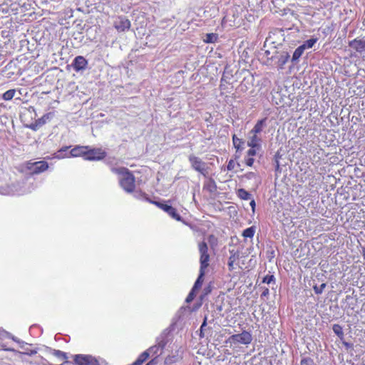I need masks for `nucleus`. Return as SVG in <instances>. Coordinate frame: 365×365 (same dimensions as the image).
<instances>
[{"mask_svg": "<svg viewBox=\"0 0 365 365\" xmlns=\"http://www.w3.org/2000/svg\"><path fill=\"white\" fill-rule=\"evenodd\" d=\"M255 176V174L252 172H250L248 173H247L245 175V177L247 178V179H252V178H254Z\"/></svg>", "mask_w": 365, "mask_h": 365, "instance_id": "obj_45", "label": "nucleus"}, {"mask_svg": "<svg viewBox=\"0 0 365 365\" xmlns=\"http://www.w3.org/2000/svg\"><path fill=\"white\" fill-rule=\"evenodd\" d=\"M11 336V334L4 331V329H0V346L3 350L14 351V349L8 348L6 344L3 343V340L4 339H9Z\"/></svg>", "mask_w": 365, "mask_h": 365, "instance_id": "obj_17", "label": "nucleus"}, {"mask_svg": "<svg viewBox=\"0 0 365 365\" xmlns=\"http://www.w3.org/2000/svg\"><path fill=\"white\" fill-rule=\"evenodd\" d=\"M257 149V148H251L248 151H247V156L248 157H251L252 158L253 156H255L256 155V150Z\"/></svg>", "mask_w": 365, "mask_h": 365, "instance_id": "obj_39", "label": "nucleus"}, {"mask_svg": "<svg viewBox=\"0 0 365 365\" xmlns=\"http://www.w3.org/2000/svg\"><path fill=\"white\" fill-rule=\"evenodd\" d=\"M171 362H172V361H171V359H170V357H167V358L165 359V364H170V363H171Z\"/></svg>", "mask_w": 365, "mask_h": 365, "instance_id": "obj_50", "label": "nucleus"}, {"mask_svg": "<svg viewBox=\"0 0 365 365\" xmlns=\"http://www.w3.org/2000/svg\"><path fill=\"white\" fill-rule=\"evenodd\" d=\"M289 58V55L287 53H284L282 54L280 56V58H279V62L280 65L282 66L283 65H284L287 62Z\"/></svg>", "mask_w": 365, "mask_h": 365, "instance_id": "obj_33", "label": "nucleus"}, {"mask_svg": "<svg viewBox=\"0 0 365 365\" xmlns=\"http://www.w3.org/2000/svg\"><path fill=\"white\" fill-rule=\"evenodd\" d=\"M237 196L245 200H248L251 198V194L243 188H240L237 190Z\"/></svg>", "mask_w": 365, "mask_h": 365, "instance_id": "obj_25", "label": "nucleus"}, {"mask_svg": "<svg viewBox=\"0 0 365 365\" xmlns=\"http://www.w3.org/2000/svg\"><path fill=\"white\" fill-rule=\"evenodd\" d=\"M166 344L167 341H165V339H158L156 341V344L150 346L146 351H149L150 356L157 357L158 359V356L163 354V349H165Z\"/></svg>", "mask_w": 365, "mask_h": 365, "instance_id": "obj_6", "label": "nucleus"}, {"mask_svg": "<svg viewBox=\"0 0 365 365\" xmlns=\"http://www.w3.org/2000/svg\"><path fill=\"white\" fill-rule=\"evenodd\" d=\"M23 354L28 355V356H33V355L37 354V350H36V349L26 350V351L24 352Z\"/></svg>", "mask_w": 365, "mask_h": 365, "instance_id": "obj_43", "label": "nucleus"}, {"mask_svg": "<svg viewBox=\"0 0 365 365\" xmlns=\"http://www.w3.org/2000/svg\"><path fill=\"white\" fill-rule=\"evenodd\" d=\"M87 146H76L73 148L69 153V156L71 157H79L83 156L86 160V153Z\"/></svg>", "mask_w": 365, "mask_h": 365, "instance_id": "obj_15", "label": "nucleus"}, {"mask_svg": "<svg viewBox=\"0 0 365 365\" xmlns=\"http://www.w3.org/2000/svg\"><path fill=\"white\" fill-rule=\"evenodd\" d=\"M52 117V113H48L44 114L41 118H38L36 121L38 123V125L42 126L46 124Z\"/></svg>", "mask_w": 365, "mask_h": 365, "instance_id": "obj_26", "label": "nucleus"}, {"mask_svg": "<svg viewBox=\"0 0 365 365\" xmlns=\"http://www.w3.org/2000/svg\"><path fill=\"white\" fill-rule=\"evenodd\" d=\"M255 232L254 227H250L245 229L242 232V236L245 237L252 238Z\"/></svg>", "mask_w": 365, "mask_h": 365, "instance_id": "obj_29", "label": "nucleus"}, {"mask_svg": "<svg viewBox=\"0 0 365 365\" xmlns=\"http://www.w3.org/2000/svg\"><path fill=\"white\" fill-rule=\"evenodd\" d=\"M266 118L258 120L254 128L250 131V133L259 134L266 126Z\"/></svg>", "mask_w": 365, "mask_h": 365, "instance_id": "obj_18", "label": "nucleus"}, {"mask_svg": "<svg viewBox=\"0 0 365 365\" xmlns=\"http://www.w3.org/2000/svg\"><path fill=\"white\" fill-rule=\"evenodd\" d=\"M334 333L341 339L344 338L342 327L339 324H334L332 327Z\"/></svg>", "mask_w": 365, "mask_h": 365, "instance_id": "obj_27", "label": "nucleus"}, {"mask_svg": "<svg viewBox=\"0 0 365 365\" xmlns=\"http://www.w3.org/2000/svg\"><path fill=\"white\" fill-rule=\"evenodd\" d=\"M232 143L237 151L242 149L241 148V145L244 144V141L242 139L238 138L235 135H233L232 136Z\"/></svg>", "mask_w": 365, "mask_h": 365, "instance_id": "obj_28", "label": "nucleus"}, {"mask_svg": "<svg viewBox=\"0 0 365 365\" xmlns=\"http://www.w3.org/2000/svg\"><path fill=\"white\" fill-rule=\"evenodd\" d=\"M149 356V351H147L145 350V351L140 354L138 359L133 364L134 365H142L148 359Z\"/></svg>", "mask_w": 365, "mask_h": 365, "instance_id": "obj_22", "label": "nucleus"}, {"mask_svg": "<svg viewBox=\"0 0 365 365\" xmlns=\"http://www.w3.org/2000/svg\"><path fill=\"white\" fill-rule=\"evenodd\" d=\"M69 148V147H63L62 148H61L56 153V158L60 159V158H65V157H70L69 155H63V152H66L68 149Z\"/></svg>", "mask_w": 365, "mask_h": 365, "instance_id": "obj_32", "label": "nucleus"}, {"mask_svg": "<svg viewBox=\"0 0 365 365\" xmlns=\"http://www.w3.org/2000/svg\"><path fill=\"white\" fill-rule=\"evenodd\" d=\"M106 152L101 148H90L87 146L86 160H100L106 157Z\"/></svg>", "mask_w": 365, "mask_h": 365, "instance_id": "obj_7", "label": "nucleus"}, {"mask_svg": "<svg viewBox=\"0 0 365 365\" xmlns=\"http://www.w3.org/2000/svg\"><path fill=\"white\" fill-rule=\"evenodd\" d=\"M254 158L251 157H248L245 159V163L247 166L252 167L254 163Z\"/></svg>", "mask_w": 365, "mask_h": 365, "instance_id": "obj_38", "label": "nucleus"}, {"mask_svg": "<svg viewBox=\"0 0 365 365\" xmlns=\"http://www.w3.org/2000/svg\"><path fill=\"white\" fill-rule=\"evenodd\" d=\"M349 46L355 49L356 51H361L365 48V41L358 39H354L349 43Z\"/></svg>", "mask_w": 365, "mask_h": 365, "instance_id": "obj_20", "label": "nucleus"}, {"mask_svg": "<svg viewBox=\"0 0 365 365\" xmlns=\"http://www.w3.org/2000/svg\"><path fill=\"white\" fill-rule=\"evenodd\" d=\"M150 202L155 204L158 207H159L163 210H164L165 212H167L173 219H175L178 221H181L182 218H181L180 215L177 212L176 209L174 208L173 207L166 205V204H163V203H160L158 202L150 201Z\"/></svg>", "mask_w": 365, "mask_h": 365, "instance_id": "obj_10", "label": "nucleus"}, {"mask_svg": "<svg viewBox=\"0 0 365 365\" xmlns=\"http://www.w3.org/2000/svg\"><path fill=\"white\" fill-rule=\"evenodd\" d=\"M318 40L319 38L317 37H312L309 40L305 41L301 46L304 48V50L312 48L318 41Z\"/></svg>", "mask_w": 365, "mask_h": 365, "instance_id": "obj_23", "label": "nucleus"}, {"mask_svg": "<svg viewBox=\"0 0 365 365\" xmlns=\"http://www.w3.org/2000/svg\"><path fill=\"white\" fill-rule=\"evenodd\" d=\"M314 361L311 358H304L302 359L300 365H313Z\"/></svg>", "mask_w": 365, "mask_h": 365, "instance_id": "obj_35", "label": "nucleus"}, {"mask_svg": "<svg viewBox=\"0 0 365 365\" xmlns=\"http://www.w3.org/2000/svg\"><path fill=\"white\" fill-rule=\"evenodd\" d=\"M206 319H207V318L205 317L204 322H202V324L200 327V332H201L200 336H202V330L205 329V327L206 326Z\"/></svg>", "mask_w": 365, "mask_h": 365, "instance_id": "obj_46", "label": "nucleus"}, {"mask_svg": "<svg viewBox=\"0 0 365 365\" xmlns=\"http://www.w3.org/2000/svg\"><path fill=\"white\" fill-rule=\"evenodd\" d=\"M9 339H11L13 341L17 342L18 344H21V347H23V345L25 344L24 341H22L21 340H19L18 338H16V336H13L11 334V336Z\"/></svg>", "mask_w": 365, "mask_h": 365, "instance_id": "obj_41", "label": "nucleus"}, {"mask_svg": "<svg viewBox=\"0 0 365 365\" xmlns=\"http://www.w3.org/2000/svg\"><path fill=\"white\" fill-rule=\"evenodd\" d=\"M44 350L46 353L51 354L61 360H66L68 358L66 353L62 351L56 350L48 346H45Z\"/></svg>", "mask_w": 365, "mask_h": 365, "instance_id": "obj_14", "label": "nucleus"}, {"mask_svg": "<svg viewBox=\"0 0 365 365\" xmlns=\"http://www.w3.org/2000/svg\"><path fill=\"white\" fill-rule=\"evenodd\" d=\"M111 171L119 176L120 187L127 192H132L135 189V178L126 168H111Z\"/></svg>", "mask_w": 365, "mask_h": 365, "instance_id": "obj_1", "label": "nucleus"}, {"mask_svg": "<svg viewBox=\"0 0 365 365\" xmlns=\"http://www.w3.org/2000/svg\"><path fill=\"white\" fill-rule=\"evenodd\" d=\"M41 126L38 125V123L35 121L34 123H32L31 125H30L29 128L31 129H32L33 130H37Z\"/></svg>", "mask_w": 365, "mask_h": 365, "instance_id": "obj_44", "label": "nucleus"}, {"mask_svg": "<svg viewBox=\"0 0 365 365\" xmlns=\"http://www.w3.org/2000/svg\"><path fill=\"white\" fill-rule=\"evenodd\" d=\"M232 160H230V161L229 162L228 165H227V169H228V170H231V169L232 168Z\"/></svg>", "mask_w": 365, "mask_h": 365, "instance_id": "obj_49", "label": "nucleus"}, {"mask_svg": "<svg viewBox=\"0 0 365 365\" xmlns=\"http://www.w3.org/2000/svg\"><path fill=\"white\" fill-rule=\"evenodd\" d=\"M304 51V49L302 46H299V47H297L295 49V51H294L292 61V62L297 61L301 57V56L303 54Z\"/></svg>", "mask_w": 365, "mask_h": 365, "instance_id": "obj_24", "label": "nucleus"}, {"mask_svg": "<svg viewBox=\"0 0 365 365\" xmlns=\"http://www.w3.org/2000/svg\"><path fill=\"white\" fill-rule=\"evenodd\" d=\"M269 294V289L267 288L264 289V290L262 293V297L267 296Z\"/></svg>", "mask_w": 365, "mask_h": 365, "instance_id": "obj_48", "label": "nucleus"}, {"mask_svg": "<svg viewBox=\"0 0 365 365\" xmlns=\"http://www.w3.org/2000/svg\"><path fill=\"white\" fill-rule=\"evenodd\" d=\"M250 205L252 207V210H254L256 205L255 200H252Z\"/></svg>", "mask_w": 365, "mask_h": 365, "instance_id": "obj_47", "label": "nucleus"}, {"mask_svg": "<svg viewBox=\"0 0 365 365\" xmlns=\"http://www.w3.org/2000/svg\"><path fill=\"white\" fill-rule=\"evenodd\" d=\"M34 190L33 184L28 181L18 182L9 186V190L5 194L22 195Z\"/></svg>", "mask_w": 365, "mask_h": 365, "instance_id": "obj_2", "label": "nucleus"}, {"mask_svg": "<svg viewBox=\"0 0 365 365\" xmlns=\"http://www.w3.org/2000/svg\"><path fill=\"white\" fill-rule=\"evenodd\" d=\"M230 256L228 259V268L230 271H232L235 269L234 263L239 259L240 253L238 251H235V250H230Z\"/></svg>", "mask_w": 365, "mask_h": 365, "instance_id": "obj_16", "label": "nucleus"}, {"mask_svg": "<svg viewBox=\"0 0 365 365\" xmlns=\"http://www.w3.org/2000/svg\"><path fill=\"white\" fill-rule=\"evenodd\" d=\"M252 341V334L247 331H243L240 334H236L230 336L226 341V343L232 344L249 345Z\"/></svg>", "mask_w": 365, "mask_h": 365, "instance_id": "obj_3", "label": "nucleus"}, {"mask_svg": "<svg viewBox=\"0 0 365 365\" xmlns=\"http://www.w3.org/2000/svg\"><path fill=\"white\" fill-rule=\"evenodd\" d=\"M362 255H363L364 259H365V247L362 248Z\"/></svg>", "mask_w": 365, "mask_h": 365, "instance_id": "obj_51", "label": "nucleus"}, {"mask_svg": "<svg viewBox=\"0 0 365 365\" xmlns=\"http://www.w3.org/2000/svg\"><path fill=\"white\" fill-rule=\"evenodd\" d=\"M326 287V284L325 283H322L319 287L315 285L314 287V292L317 294H322L324 289V288Z\"/></svg>", "mask_w": 365, "mask_h": 365, "instance_id": "obj_34", "label": "nucleus"}, {"mask_svg": "<svg viewBox=\"0 0 365 365\" xmlns=\"http://www.w3.org/2000/svg\"><path fill=\"white\" fill-rule=\"evenodd\" d=\"M205 269H201V268H200L199 276H198L197 280L195 281L194 286L192 287L193 291H197L201 287L202 282H203V277L205 276Z\"/></svg>", "mask_w": 365, "mask_h": 365, "instance_id": "obj_21", "label": "nucleus"}, {"mask_svg": "<svg viewBox=\"0 0 365 365\" xmlns=\"http://www.w3.org/2000/svg\"><path fill=\"white\" fill-rule=\"evenodd\" d=\"M217 39V36L215 34H207L204 39L206 43H214Z\"/></svg>", "mask_w": 365, "mask_h": 365, "instance_id": "obj_31", "label": "nucleus"}, {"mask_svg": "<svg viewBox=\"0 0 365 365\" xmlns=\"http://www.w3.org/2000/svg\"><path fill=\"white\" fill-rule=\"evenodd\" d=\"M158 363V359L157 357H153L150 361H148L147 365H157Z\"/></svg>", "mask_w": 365, "mask_h": 365, "instance_id": "obj_42", "label": "nucleus"}, {"mask_svg": "<svg viewBox=\"0 0 365 365\" xmlns=\"http://www.w3.org/2000/svg\"><path fill=\"white\" fill-rule=\"evenodd\" d=\"M15 94V90L11 89L8 90L3 94V99L5 101H9L11 100Z\"/></svg>", "mask_w": 365, "mask_h": 365, "instance_id": "obj_30", "label": "nucleus"}, {"mask_svg": "<svg viewBox=\"0 0 365 365\" xmlns=\"http://www.w3.org/2000/svg\"><path fill=\"white\" fill-rule=\"evenodd\" d=\"M73 359L78 365H98L97 360L91 355L76 354Z\"/></svg>", "mask_w": 365, "mask_h": 365, "instance_id": "obj_9", "label": "nucleus"}, {"mask_svg": "<svg viewBox=\"0 0 365 365\" xmlns=\"http://www.w3.org/2000/svg\"><path fill=\"white\" fill-rule=\"evenodd\" d=\"M188 160L192 169L202 173V175H205V173L206 172V164L205 162H203L200 158L192 154L189 155Z\"/></svg>", "mask_w": 365, "mask_h": 365, "instance_id": "obj_8", "label": "nucleus"}, {"mask_svg": "<svg viewBox=\"0 0 365 365\" xmlns=\"http://www.w3.org/2000/svg\"><path fill=\"white\" fill-rule=\"evenodd\" d=\"M274 281V275H266L264 278L262 282L264 283L270 284L271 282Z\"/></svg>", "mask_w": 365, "mask_h": 365, "instance_id": "obj_36", "label": "nucleus"}, {"mask_svg": "<svg viewBox=\"0 0 365 365\" xmlns=\"http://www.w3.org/2000/svg\"><path fill=\"white\" fill-rule=\"evenodd\" d=\"M262 139L258 134L248 133L247 145L252 148L259 149L261 148Z\"/></svg>", "mask_w": 365, "mask_h": 365, "instance_id": "obj_13", "label": "nucleus"}, {"mask_svg": "<svg viewBox=\"0 0 365 365\" xmlns=\"http://www.w3.org/2000/svg\"><path fill=\"white\" fill-rule=\"evenodd\" d=\"M195 291H193V289H192L191 292H190V294H188V296L186 298V301L187 302H189L193 299L194 296H195Z\"/></svg>", "mask_w": 365, "mask_h": 365, "instance_id": "obj_40", "label": "nucleus"}, {"mask_svg": "<svg viewBox=\"0 0 365 365\" xmlns=\"http://www.w3.org/2000/svg\"><path fill=\"white\" fill-rule=\"evenodd\" d=\"M26 168L33 174H38L48 168V165L46 161L26 162Z\"/></svg>", "mask_w": 365, "mask_h": 365, "instance_id": "obj_5", "label": "nucleus"}, {"mask_svg": "<svg viewBox=\"0 0 365 365\" xmlns=\"http://www.w3.org/2000/svg\"><path fill=\"white\" fill-rule=\"evenodd\" d=\"M88 65L87 60L82 56H76L72 63V66L76 71H80L86 69Z\"/></svg>", "mask_w": 365, "mask_h": 365, "instance_id": "obj_12", "label": "nucleus"}, {"mask_svg": "<svg viewBox=\"0 0 365 365\" xmlns=\"http://www.w3.org/2000/svg\"><path fill=\"white\" fill-rule=\"evenodd\" d=\"M203 188L210 193H214L217 190V185L213 179L209 178L205 182Z\"/></svg>", "mask_w": 365, "mask_h": 365, "instance_id": "obj_19", "label": "nucleus"}, {"mask_svg": "<svg viewBox=\"0 0 365 365\" xmlns=\"http://www.w3.org/2000/svg\"><path fill=\"white\" fill-rule=\"evenodd\" d=\"M344 344L346 346V347H349V343L347 342H344Z\"/></svg>", "mask_w": 365, "mask_h": 365, "instance_id": "obj_52", "label": "nucleus"}, {"mask_svg": "<svg viewBox=\"0 0 365 365\" xmlns=\"http://www.w3.org/2000/svg\"><path fill=\"white\" fill-rule=\"evenodd\" d=\"M114 27L118 31H125L130 29V21L125 16H119L114 22Z\"/></svg>", "mask_w": 365, "mask_h": 365, "instance_id": "obj_11", "label": "nucleus"}, {"mask_svg": "<svg viewBox=\"0 0 365 365\" xmlns=\"http://www.w3.org/2000/svg\"><path fill=\"white\" fill-rule=\"evenodd\" d=\"M200 252V263L201 269H205L209 266L210 255L208 254V247L205 242H201L198 244Z\"/></svg>", "mask_w": 365, "mask_h": 365, "instance_id": "obj_4", "label": "nucleus"}, {"mask_svg": "<svg viewBox=\"0 0 365 365\" xmlns=\"http://www.w3.org/2000/svg\"><path fill=\"white\" fill-rule=\"evenodd\" d=\"M134 196H135V197H136L138 199H142V200H148V197H146L145 194L141 192H135Z\"/></svg>", "mask_w": 365, "mask_h": 365, "instance_id": "obj_37", "label": "nucleus"}]
</instances>
